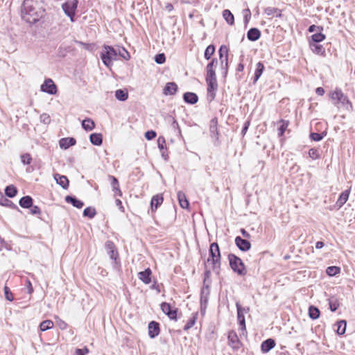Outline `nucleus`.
I'll return each mask as SVG.
<instances>
[{
	"instance_id": "58",
	"label": "nucleus",
	"mask_w": 355,
	"mask_h": 355,
	"mask_svg": "<svg viewBox=\"0 0 355 355\" xmlns=\"http://www.w3.org/2000/svg\"><path fill=\"white\" fill-rule=\"evenodd\" d=\"M157 134L154 130H148L145 133V137L148 140H151L156 137Z\"/></svg>"
},
{
	"instance_id": "54",
	"label": "nucleus",
	"mask_w": 355,
	"mask_h": 355,
	"mask_svg": "<svg viewBox=\"0 0 355 355\" xmlns=\"http://www.w3.org/2000/svg\"><path fill=\"white\" fill-rule=\"evenodd\" d=\"M4 295L7 300L10 302L13 300L12 293H11L10 288L6 286L4 287Z\"/></svg>"
},
{
	"instance_id": "24",
	"label": "nucleus",
	"mask_w": 355,
	"mask_h": 355,
	"mask_svg": "<svg viewBox=\"0 0 355 355\" xmlns=\"http://www.w3.org/2000/svg\"><path fill=\"white\" fill-rule=\"evenodd\" d=\"M275 346V340L272 338H268L261 343V349L263 353H266L268 352L270 349H272Z\"/></svg>"
},
{
	"instance_id": "34",
	"label": "nucleus",
	"mask_w": 355,
	"mask_h": 355,
	"mask_svg": "<svg viewBox=\"0 0 355 355\" xmlns=\"http://www.w3.org/2000/svg\"><path fill=\"white\" fill-rule=\"evenodd\" d=\"M223 17L228 24L233 25L234 24V15L229 10L226 9L223 11Z\"/></svg>"
},
{
	"instance_id": "39",
	"label": "nucleus",
	"mask_w": 355,
	"mask_h": 355,
	"mask_svg": "<svg viewBox=\"0 0 355 355\" xmlns=\"http://www.w3.org/2000/svg\"><path fill=\"white\" fill-rule=\"evenodd\" d=\"M120 56L123 58L125 60H129L130 59V55L129 52L123 47H118L117 48V56Z\"/></svg>"
},
{
	"instance_id": "1",
	"label": "nucleus",
	"mask_w": 355,
	"mask_h": 355,
	"mask_svg": "<svg viewBox=\"0 0 355 355\" xmlns=\"http://www.w3.org/2000/svg\"><path fill=\"white\" fill-rule=\"evenodd\" d=\"M39 0H24L23 3L22 18L28 23H35L39 21L44 12V10H37L35 3Z\"/></svg>"
},
{
	"instance_id": "5",
	"label": "nucleus",
	"mask_w": 355,
	"mask_h": 355,
	"mask_svg": "<svg viewBox=\"0 0 355 355\" xmlns=\"http://www.w3.org/2000/svg\"><path fill=\"white\" fill-rule=\"evenodd\" d=\"M228 261L232 270L239 275L243 276L246 270L243 261L234 254H228Z\"/></svg>"
},
{
	"instance_id": "15",
	"label": "nucleus",
	"mask_w": 355,
	"mask_h": 355,
	"mask_svg": "<svg viewBox=\"0 0 355 355\" xmlns=\"http://www.w3.org/2000/svg\"><path fill=\"white\" fill-rule=\"evenodd\" d=\"M178 85L174 82L167 83L163 89V94L166 96L174 95L178 91Z\"/></svg>"
},
{
	"instance_id": "13",
	"label": "nucleus",
	"mask_w": 355,
	"mask_h": 355,
	"mask_svg": "<svg viewBox=\"0 0 355 355\" xmlns=\"http://www.w3.org/2000/svg\"><path fill=\"white\" fill-rule=\"evenodd\" d=\"M235 243L239 249L243 252L248 251L251 247L250 243L248 240L242 239L241 236L236 237Z\"/></svg>"
},
{
	"instance_id": "22",
	"label": "nucleus",
	"mask_w": 355,
	"mask_h": 355,
	"mask_svg": "<svg viewBox=\"0 0 355 355\" xmlns=\"http://www.w3.org/2000/svg\"><path fill=\"white\" fill-rule=\"evenodd\" d=\"M54 179L63 189H67L69 187V180L65 175L56 173L54 175Z\"/></svg>"
},
{
	"instance_id": "7",
	"label": "nucleus",
	"mask_w": 355,
	"mask_h": 355,
	"mask_svg": "<svg viewBox=\"0 0 355 355\" xmlns=\"http://www.w3.org/2000/svg\"><path fill=\"white\" fill-rule=\"evenodd\" d=\"M219 59L221 67L225 69V74L227 72L228 66V49L226 46H221L219 51Z\"/></svg>"
},
{
	"instance_id": "33",
	"label": "nucleus",
	"mask_w": 355,
	"mask_h": 355,
	"mask_svg": "<svg viewBox=\"0 0 355 355\" xmlns=\"http://www.w3.org/2000/svg\"><path fill=\"white\" fill-rule=\"evenodd\" d=\"M263 70H264L263 64L261 62H259L256 65V69H255V72H254V81H253L254 83H255L259 80V78L261 76Z\"/></svg>"
},
{
	"instance_id": "12",
	"label": "nucleus",
	"mask_w": 355,
	"mask_h": 355,
	"mask_svg": "<svg viewBox=\"0 0 355 355\" xmlns=\"http://www.w3.org/2000/svg\"><path fill=\"white\" fill-rule=\"evenodd\" d=\"M237 309V319L242 331H245V321L244 317L245 309L242 308L239 302L236 303Z\"/></svg>"
},
{
	"instance_id": "49",
	"label": "nucleus",
	"mask_w": 355,
	"mask_h": 355,
	"mask_svg": "<svg viewBox=\"0 0 355 355\" xmlns=\"http://www.w3.org/2000/svg\"><path fill=\"white\" fill-rule=\"evenodd\" d=\"M0 205L6 207H12L14 208H17V206L12 201L3 198V196H1V200L0 201Z\"/></svg>"
},
{
	"instance_id": "60",
	"label": "nucleus",
	"mask_w": 355,
	"mask_h": 355,
	"mask_svg": "<svg viewBox=\"0 0 355 355\" xmlns=\"http://www.w3.org/2000/svg\"><path fill=\"white\" fill-rule=\"evenodd\" d=\"M218 62H217V60L216 59H213L207 65V67H206V69L207 71H209V70H214V68L216 67V64H217Z\"/></svg>"
},
{
	"instance_id": "27",
	"label": "nucleus",
	"mask_w": 355,
	"mask_h": 355,
	"mask_svg": "<svg viewBox=\"0 0 355 355\" xmlns=\"http://www.w3.org/2000/svg\"><path fill=\"white\" fill-rule=\"evenodd\" d=\"M105 248L112 259L116 260L118 257V252L114 249V245L112 241H107Z\"/></svg>"
},
{
	"instance_id": "21",
	"label": "nucleus",
	"mask_w": 355,
	"mask_h": 355,
	"mask_svg": "<svg viewBox=\"0 0 355 355\" xmlns=\"http://www.w3.org/2000/svg\"><path fill=\"white\" fill-rule=\"evenodd\" d=\"M261 37V31L257 28H251L247 33V37L250 41L255 42Z\"/></svg>"
},
{
	"instance_id": "61",
	"label": "nucleus",
	"mask_w": 355,
	"mask_h": 355,
	"mask_svg": "<svg viewBox=\"0 0 355 355\" xmlns=\"http://www.w3.org/2000/svg\"><path fill=\"white\" fill-rule=\"evenodd\" d=\"M218 62H217V60L216 59H213L207 65V67H206V69L207 71H209V70H214V68L216 67V64H217Z\"/></svg>"
},
{
	"instance_id": "37",
	"label": "nucleus",
	"mask_w": 355,
	"mask_h": 355,
	"mask_svg": "<svg viewBox=\"0 0 355 355\" xmlns=\"http://www.w3.org/2000/svg\"><path fill=\"white\" fill-rule=\"evenodd\" d=\"M279 123L280 124V125L278 129V130H279L278 135H279V137H282L284 135L286 128H288V126L289 125V121L284 120V119H281L279 121Z\"/></svg>"
},
{
	"instance_id": "52",
	"label": "nucleus",
	"mask_w": 355,
	"mask_h": 355,
	"mask_svg": "<svg viewBox=\"0 0 355 355\" xmlns=\"http://www.w3.org/2000/svg\"><path fill=\"white\" fill-rule=\"evenodd\" d=\"M157 144L160 151H162L166 148V140L164 137H159L157 139Z\"/></svg>"
},
{
	"instance_id": "10",
	"label": "nucleus",
	"mask_w": 355,
	"mask_h": 355,
	"mask_svg": "<svg viewBox=\"0 0 355 355\" xmlns=\"http://www.w3.org/2000/svg\"><path fill=\"white\" fill-rule=\"evenodd\" d=\"M207 84V96L210 101L214 99L218 88L217 80H206Z\"/></svg>"
},
{
	"instance_id": "20",
	"label": "nucleus",
	"mask_w": 355,
	"mask_h": 355,
	"mask_svg": "<svg viewBox=\"0 0 355 355\" xmlns=\"http://www.w3.org/2000/svg\"><path fill=\"white\" fill-rule=\"evenodd\" d=\"M217 119L214 118L210 121L209 125V132L211 137L214 138L216 140L218 139V131L217 128Z\"/></svg>"
},
{
	"instance_id": "2",
	"label": "nucleus",
	"mask_w": 355,
	"mask_h": 355,
	"mask_svg": "<svg viewBox=\"0 0 355 355\" xmlns=\"http://www.w3.org/2000/svg\"><path fill=\"white\" fill-rule=\"evenodd\" d=\"M329 96L333 104L338 109L341 107H345L347 110L352 109V105L351 102L340 89L336 88L334 92L329 93Z\"/></svg>"
},
{
	"instance_id": "17",
	"label": "nucleus",
	"mask_w": 355,
	"mask_h": 355,
	"mask_svg": "<svg viewBox=\"0 0 355 355\" xmlns=\"http://www.w3.org/2000/svg\"><path fill=\"white\" fill-rule=\"evenodd\" d=\"M152 272L151 270L148 268L145 270L139 272L138 273V278L142 281L144 284H148L151 282V276Z\"/></svg>"
},
{
	"instance_id": "38",
	"label": "nucleus",
	"mask_w": 355,
	"mask_h": 355,
	"mask_svg": "<svg viewBox=\"0 0 355 355\" xmlns=\"http://www.w3.org/2000/svg\"><path fill=\"white\" fill-rule=\"evenodd\" d=\"M17 193V188L13 185L7 186L5 189V194L9 198L15 197Z\"/></svg>"
},
{
	"instance_id": "64",
	"label": "nucleus",
	"mask_w": 355,
	"mask_h": 355,
	"mask_svg": "<svg viewBox=\"0 0 355 355\" xmlns=\"http://www.w3.org/2000/svg\"><path fill=\"white\" fill-rule=\"evenodd\" d=\"M88 352H89V349L86 347H83V349H77L76 350V355H85V354H88Z\"/></svg>"
},
{
	"instance_id": "3",
	"label": "nucleus",
	"mask_w": 355,
	"mask_h": 355,
	"mask_svg": "<svg viewBox=\"0 0 355 355\" xmlns=\"http://www.w3.org/2000/svg\"><path fill=\"white\" fill-rule=\"evenodd\" d=\"M220 252L217 243L214 242L209 247V257L207 263L211 261L212 270L218 273L220 269Z\"/></svg>"
},
{
	"instance_id": "62",
	"label": "nucleus",
	"mask_w": 355,
	"mask_h": 355,
	"mask_svg": "<svg viewBox=\"0 0 355 355\" xmlns=\"http://www.w3.org/2000/svg\"><path fill=\"white\" fill-rule=\"evenodd\" d=\"M40 120L42 123L45 124H49L51 122V118L47 114H42L40 116Z\"/></svg>"
},
{
	"instance_id": "53",
	"label": "nucleus",
	"mask_w": 355,
	"mask_h": 355,
	"mask_svg": "<svg viewBox=\"0 0 355 355\" xmlns=\"http://www.w3.org/2000/svg\"><path fill=\"white\" fill-rule=\"evenodd\" d=\"M166 60V57L164 53H159L155 55V61L157 64H163Z\"/></svg>"
},
{
	"instance_id": "36",
	"label": "nucleus",
	"mask_w": 355,
	"mask_h": 355,
	"mask_svg": "<svg viewBox=\"0 0 355 355\" xmlns=\"http://www.w3.org/2000/svg\"><path fill=\"white\" fill-rule=\"evenodd\" d=\"M82 127L87 131H91L95 128L94 122L90 119H86L82 122Z\"/></svg>"
},
{
	"instance_id": "11",
	"label": "nucleus",
	"mask_w": 355,
	"mask_h": 355,
	"mask_svg": "<svg viewBox=\"0 0 355 355\" xmlns=\"http://www.w3.org/2000/svg\"><path fill=\"white\" fill-rule=\"evenodd\" d=\"M228 343L229 345L234 350L239 349L241 346V343L239 339V337L236 332L234 331H231L228 334Z\"/></svg>"
},
{
	"instance_id": "18",
	"label": "nucleus",
	"mask_w": 355,
	"mask_h": 355,
	"mask_svg": "<svg viewBox=\"0 0 355 355\" xmlns=\"http://www.w3.org/2000/svg\"><path fill=\"white\" fill-rule=\"evenodd\" d=\"M109 180L112 186V191L115 193V196H121L122 192L119 187V183L118 180L112 175H109Z\"/></svg>"
},
{
	"instance_id": "29",
	"label": "nucleus",
	"mask_w": 355,
	"mask_h": 355,
	"mask_svg": "<svg viewBox=\"0 0 355 355\" xmlns=\"http://www.w3.org/2000/svg\"><path fill=\"white\" fill-rule=\"evenodd\" d=\"M349 190H345L344 191H343L337 202H336V205L340 208L341 207H343L345 202L347 201L348 198H349Z\"/></svg>"
},
{
	"instance_id": "40",
	"label": "nucleus",
	"mask_w": 355,
	"mask_h": 355,
	"mask_svg": "<svg viewBox=\"0 0 355 355\" xmlns=\"http://www.w3.org/2000/svg\"><path fill=\"white\" fill-rule=\"evenodd\" d=\"M53 327V322L50 320H46L42 322L40 324V329L42 331L51 329Z\"/></svg>"
},
{
	"instance_id": "41",
	"label": "nucleus",
	"mask_w": 355,
	"mask_h": 355,
	"mask_svg": "<svg viewBox=\"0 0 355 355\" xmlns=\"http://www.w3.org/2000/svg\"><path fill=\"white\" fill-rule=\"evenodd\" d=\"M337 326V334L339 335H343L346 331L347 323L345 320H340L336 324Z\"/></svg>"
},
{
	"instance_id": "23",
	"label": "nucleus",
	"mask_w": 355,
	"mask_h": 355,
	"mask_svg": "<svg viewBox=\"0 0 355 355\" xmlns=\"http://www.w3.org/2000/svg\"><path fill=\"white\" fill-rule=\"evenodd\" d=\"M162 195L157 194L153 196L150 202L152 211H155L163 202Z\"/></svg>"
},
{
	"instance_id": "14",
	"label": "nucleus",
	"mask_w": 355,
	"mask_h": 355,
	"mask_svg": "<svg viewBox=\"0 0 355 355\" xmlns=\"http://www.w3.org/2000/svg\"><path fill=\"white\" fill-rule=\"evenodd\" d=\"M159 334V324L158 322L151 321L148 324V335L150 338H154Z\"/></svg>"
},
{
	"instance_id": "16",
	"label": "nucleus",
	"mask_w": 355,
	"mask_h": 355,
	"mask_svg": "<svg viewBox=\"0 0 355 355\" xmlns=\"http://www.w3.org/2000/svg\"><path fill=\"white\" fill-rule=\"evenodd\" d=\"M309 47L313 53L325 56V49L322 44L315 42H309Z\"/></svg>"
},
{
	"instance_id": "31",
	"label": "nucleus",
	"mask_w": 355,
	"mask_h": 355,
	"mask_svg": "<svg viewBox=\"0 0 355 355\" xmlns=\"http://www.w3.org/2000/svg\"><path fill=\"white\" fill-rule=\"evenodd\" d=\"M19 204L22 208L28 209L32 207L33 198L29 196H24L19 200Z\"/></svg>"
},
{
	"instance_id": "46",
	"label": "nucleus",
	"mask_w": 355,
	"mask_h": 355,
	"mask_svg": "<svg viewBox=\"0 0 355 355\" xmlns=\"http://www.w3.org/2000/svg\"><path fill=\"white\" fill-rule=\"evenodd\" d=\"M340 268L337 266H329L326 272L329 276L333 277L336 275L340 273Z\"/></svg>"
},
{
	"instance_id": "44",
	"label": "nucleus",
	"mask_w": 355,
	"mask_h": 355,
	"mask_svg": "<svg viewBox=\"0 0 355 355\" xmlns=\"http://www.w3.org/2000/svg\"><path fill=\"white\" fill-rule=\"evenodd\" d=\"M325 35H324L322 33H317L311 35V41L309 42H315L319 43L320 42H322L325 39Z\"/></svg>"
},
{
	"instance_id": "51",
	"label": "nucleus",
	"mask_w": 355,
	"mask_h": 355,
	"mask_svg": "<svg viewBox=\"0 0 355 355\" xmlns=\"http://www.w3.org/2000/svg\"><path fill=\"white\" fill-rule=\"evenodd\" d=\"M243 20L245 25H247L251 18V11L249 8L243 10Z\"/></svg>"
},
{
	"instance_id": "30",
	"label": "nucleus",
	"mask_w": 355,
	"mask_h": 355,
	"mask_svg": "<svg viewBox=\"0 0 355 355\" xmlns=\"http://www.w3.org/2000/svg\"><path fill=\"white\" fill-rule=\"evenodd\" d=\"M264 13L268 16L275 15L277 17H282V10L277 8L267 7L264 9Z\"/></svg>"
},
{
	"instance_id": "42",
	"label": "nucleus",
	"mask_w": 355,
	"mask_h": 355,
	"mask_svg": "<svg viewBox=\"0 0 355 355\" xmlns=\"http://www.w3.org/2000/svg\"><path fill=\"white\" fill-rule=\"evenodd\" d=\"M309 315L311 318L315 320L320 316V311L317 307L311 306L309 309Z\"/></svg>"
},
{
	"instance_id": "25",
	"label": "nucleus",
	"mask_w": 355,
	"mask_h": 355,
	"mask_svg": "<svg viewBox=\"0 0 355 355\" xmlns=\"http://www.w3.org/2000/svg\"><path fill=\"white\" fill-rule=\"evenodd\" d=\"M65 201L68 203H71L73 207L78 209L82 208L84 205L83 202L78 200L75 196H67L65 197Z\"/></svg>"
},
{
	"instance_id": "6",
	"label": "nucleus",
	"mask_w": 355,
	"mask_h": 355,
	"mask_svg": "<svg viewBox=\"0 0 355 355\" xmlns=\"http://www.w3.org/2000/svg\"><path fill=\"white\" fill-rule=\"evenodd\" d=\"M78 6V0H67L62 5L64 14L68 16L71 21H74V16Z\"/></svg>"
},
{
	"instance_id": "56",
	"label": "nucleus",
	"mask_w": 355,
	"mask_h": 355,
	"mask_svg": "<svg viewBox=\"0 0 355 355\" xmlns=\"http://www.w3.org/2000/svg\"><path fill=\"white\" fill-rule=\"evenodd\" d=\"M206 80H216L215 69L207 71Z\"/></svg>"
},
{
	"instance_id": "45",
	"label": "nucleus",
	"mask_w": 355,
	"mask_h": 355,
	"mask_svg": "<svg viewBox=\"0 0 355 355\" xmlns=\"http://www.w3.org/2000/svg\"><path fill=\"white\" fill-rule=\"evenodd\" d=\"M197 319V313L193 315V316L189 319L187 324L184 327V330L187 331L191 329L195 324Z\"/></svg>"
},
{
	"instance_id": "8",
	"label": "nucleus",
	"mask_w": 355,
	"mask_h": 355,
	"mask_svg": "<svg viewBox=\"0 0 355 355\" xmlns=\"http://www.w3.org/2000/svg\"><path fill=\"white\" fill-rule=\"evenodd\" d=\"M161 309L170 319L176 320L178 312L176 308H173L171 304L167 302H162L161 304Z\"/></svg>"
},
{
	"instance_id": "32",
	"label": "nucleus",
	"mask_w": 355,
	"mask_h": 355,
	"mask_svg": "<svg viewBox=\"0 0 355 355\" xmlns=\"http://www.w3.org/2000/svg\"><path fill=\"white\" fill-rule=\"evenodd\" d=\"M90 142L95 146H101L103 142V137L101 133H92L89 136Z\"/></svg>"
},
{
	"instance_id": "19",
	"label": "nucleus",
	"mask_w": 355,
	"mask_h": 355,
	"mask_svg": "<svg viewBox=\"0 0 355 355\" xmlns=\"http://www.w3.org/2000/svg\"><path fill=\"white\" fill-rule=\"evenodd\" d=\"M76 141L73 137L62 138L60 140L59 144L61 148L67 149L69 147L74 146Z\"/></svg>"
},
{
	"instance_id": "43",
	"label": "nucleus",
	"mask_w": 355,
	"mask_h": 355,
	"mask_svg": "<svg viewBox=\"0 0 355 355\" xmlns=\"http://www.w3.org/2000/svg\"><path fill=\"white\" fill-rule=\"evenodd\" d=\"M96 215V209L94 207H88L83 211V216L89 218H93Z\"/></svg>"
},
{
	"instance_id": "4",
	"label": "nucleus",
	"mask_w": 355,
	"mask_h": 355,
	"mask_svg": "<svg viewBox=\"0 0 355 355\" xmlns=\"http://www.w3.org/2000/svg\"><path fill=\"white\" fill-rule=\"evenodd\" d=\"M101 58L105 66L110 67L112 65V61L117 59V49L111 46H104L101 53Z\"/></svg>"
},
{
	"instance_id": "48",
	"label": "nucleus",
	"mask_w": 355,
	"mask_h": 355,
	"mask_svg": "<svg viewBox=\"0 0 355 355\" xmlns=\"http://www.w3.org/2000/svg\"><path fill=\"white\" fill-rule=\"evenodd\" d=\"M32 157L29 153H24L21 155V162L24 165H28L31 163Z\"/></svg>"
},
{
	"instance_id": "50",
	"label": "nucleus",
	"mask_w": 355,
	"mask_h": 355,
	"mask_svg": "<svg viewBox=\"0 0 355 355\" xmlns=\"http://www.w3.org/2000/svg\"><path fill=\"white\" fill-rule=\"evenodd\" d=\"M309 157L313 159H317L320 158L319 150L316 148H311L309 151Z\"/></svg>"
},
{
	"instance_id": "26",
	"label": "nucleus",
	"mask_w": 355,
	"mask_h": 355,
	"mask_svg": "<svg viewBox=\"0 0 355 355\" xmlns=\"http://www.w3.org/2000/svg\"><path fill=\"white\" fill-rule=\"evenodd\" d=\"M183 98L186 103L191 104V105L196 103L198 101V96L195 93H193V92L184 93L183 95Z\"/></svg>"
},
{
	"instance_id": "55",
	"label": "nucleus",
	"mask_w": 355,
	"mask_h": 355,
	"mask_svg": "<svg viewBox=\"0 0 355 355\" xmlns=\"http://www.w3.org/2000/svg\"><path fill=\"white\" fill-rule=\"evenodd\" d=\"M310 137L313 141H319L322 139L323 135L320 133L313 132L310 135Z\"/></svg>"
},
{
	"instance_id": "35",
	"label": "nucleus",
	"mask_w": 355,
	"mask_h": 355,
	"mask_svg": "<svg viewBox=\"0 0 355 355\" xmlns=\"http://www.w3.org/2000/svg\"><path fill=\"white\" fill-rule=\"evenodd\" d=\"M115 97L117 100L124 101L128 98V93L125 89H117L115 92Z\"/></svg>"
},
{
	"instance_id": "9",
	"label": "nucleus",
	"mask_w": 355,
	"mask_h": 355,
	"mask_svg": "<svg viewBox=\"0 0 355 355\" xmlns=\"http://www.w3.org/2000/svg\"><path fill=\"white\" fill-rule=\"evenodd\" d=\"M41 90L49 94H55L57 92V87L53 81L48 78L44 80V83L41 85Z\"/></svg>"
},
{
	"instance_id": "59",
	"label": "nucleus",
	"mask_w": 355,
	"mask_h": 355,
	"mask_svg": "<svg viewBox=\"0 0 355 355\" xmlns=\"http://www.w3.org/2000/svg\"><path fill=\"white\" fill-rule=\"evenodd\" d=\"M218 62H217V60L216 59H213L207 65V67H206V69L207 71H209V70H214V68L216 67V64H217Z\"/></svg>"
},
{
	"instance_id": "47",
	"label": "nucleus",
	"mask_w": 355,
	"mask_h": 355,
	"mask_svg": "<svg viewBox=\"0 0 355 355\" xmlns=\"http://www.w3.org/2000/svg\"><path fill=\"white\" fill-rule=\"evenodd\" d=\"M215 51V47L214 45L210 44L209 45L205 51V58L207 60H209L211 57L213 55Z\"/></svg>"
},
{
	"instance_id": "63",
	"label": "nucleus",
	"mask_w": 355,
	"mask_h": 355,
	"mask_svg": "<svg viewBox=\"0 0 355 355\" xmlns=\"http://www.w3.org/2000/svg\"><path fill=\"white\" fill-rule=\"evenodd\" d=\"M31 213L33 215L40 214L41 213L40 208L38 206L33 205L30 207Z\"/></svg>"
},
{
	"instance_id": "57",
	"label": "nucleus",
	"mask_w": 355,
	"mask_h": 355,
	"mask_svg": "<svg viewBox=\"0 0 355 355\" xmlns=\"http://www.w3.org/2000/svg\"><path fill=\"white\" fill-rule=\"evenodd\" d=\"M329 304L331 311H336L339 306V304L338 303L337 300H329Z\"/></svg>"
},
{
	"instance_id": "28",
	"label": "nucleus",
	"mask_w": 355,
	"mask_h": 355,
	"mask_svg": "<svg viewBox=\"0 0 355 355\" xmlns=\"http://www.w3.org/2000/svg\"><path fill=\"white\" fill-rule=\"evenodd\" d=\"M178 199L180 207L183 209H187L189 206V202L184 192L180 191L178 193Z\"/></svg>"
}]
</instances>
